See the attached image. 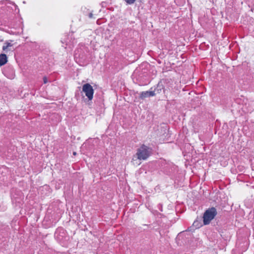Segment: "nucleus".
Segmentation results:
<instances>
[{
    "label": "nucleus",
    "instance_id": "1",
    "mask_svg": "<svg viewBox=\"0 0 254 254\" xmlns=\"http://www.w3.org/2000/svg\"><path fill=\"white\" fill-rule=\"evenodd\" d=\"M216 214L217 211L214 207H211L206 210L204 212L203 216L204 224H209L210 221L214 218Z\"/></svg>",
    "mask_w": 254,
    "mask_h": 254
},
{
    "label": "nucleus",
    "instance_id": "2",
    "mask_svg": "<svg viewBox=\"0 0 254 254\" xmlns=\"http://www.w3.org/2000/svg\"><path fill=\"white\" fill-rule=\"evenodd\" d=\"M151 153V149L142 145L137 150V159H147Z\"/></svg>",
    "mask_w": 254,
    "mask_h": 254
},
{
    "label": "nucleus",
    "instance_id": "3",
    "mask_svg": "<svg viewBox=\"0 0 254 254\" xmlns=\"http://www.w3.org/2000/svg\"><path fill=\"white\" fill-rule=\"evenodd\" d=\"M82 92L84 93L89 101L93 98L94 89L89 83H85L82 86Z\"/></svg>",
    "mask_w": 254,
    "mask_h": 254
},
{
    "label": "nucleus",
    "instance_id": "4",
    "mask_svg": "<svg viewBox=\"0 0 254 254\" xmlns=\"http://www.w3.org/2000/svg\"><path fill=\"white\" fill-rule=\"evenodd\" d=\"M155 95V91H146L142 92L140 93V97L141 99H144L146 97L154 96Z\"/></svg>",
    "mask_w": 254,
    "mask_h": 254
},
{
    "label": "nucleus",
    "instance_id": "5",
    "mask_svg": "<svg viewBox=\"0 0 254 254\" xmlns=\"http://www.w3.org/2000/svg\"><path fill=\"white\" fill-rule=\"evenodd\" d=\"M7 62V58L4 54H0V66L4 65Z\"/></svg>",
    "mask_w": 254,
    "mask_h": 254
},
{
    "label": "nucleus",
    "instance_id": "6",
    "mask_svg": "<svg viewBox=\"0 0 254 254\" xmlns=\"http://www.w3.org/2000/svg\"><path fill=\"white\" fill-rule=\"evenodd\" d=\"M12 46V45L10 43L5 42L2 47V50L6 52V50L8 49V48L10 47H11Z\"/></svg>",
    "mask_w": 254,
    "mask_h": 254
},
{
    "label": "nucleus",
    "instance_id": "7",
    "mask_svg": "<svg viewBox=\"0 0 254 254\" xmlns=\"http://www.w3.org/2000/svg\"><path fill=\"white\" fill-rule=\"evenodd\" d=\"M164 89V87H163V84L161 82H159V83H158L157 86L155 90L159 93V91H161L162 89Z\"/></svg>",
    "mask_w": 254,
    "mask_h": 254
},
{
    "label": "nucleus",
    "instance_id": "8",
    "mask_svg": "<svg viewBox=\"0 0 254 254\" xmlns=\"http://www.w3.org/2000/svg\"><path fill=\"white\" fill-rule=\"evenodd\" d=\"M124 0L126 2V3L127 4H129V5L133 4L136 1V0Z\"/></svg>",
    "mask_w": 254,
    "mask_h": 254
},
{
    "label": "nucleus",
    "instance_id": "9",
    "mask_svg": "<svg viewBox=\"0 0 254 254\" xmlns=\"http://www.w3.org/2000/svg\"><path fill=\"white\" fill-rule=\"evenodd\" d=\"M88 16L90 18H95V17L93 16V14L92 12H90L89 13Z\"/></svg>",
    "mask_w": 254,
    "mask_h": 254
},
{
    "label": "nucleus",
    "instance_id": "10",
    "mask_svg": "<svg viewBox=\"0 0 254 254\" xmlns=\"http://www.w3.org/2000/svg\"><path fill=\"white\" fill-rule=\"evenodd\" d=\"M43 82L44 84H46L48 82V79L46 77H44L43 78Z\"/></svg>",
    "mask_w": 254,
    "mask_h": 254
},
{
    "label": "nucleus",
    "instance_id": "11",
    "mask_svg": "<svg viewBox=\"0 0 254 254\" xmlns=\"http://www.w3.org/2000/svg\"><path fill=\"white\" fill-rule=\"evenodd\" d=\"M140 160H134V161H139ZM141 163V162L140 161H139V162H136V164L139 165Z\"/></svg>",
    "mask_w": 254,
    "mask_h": 254
},
{
    "label": "nucleus",
    "instance_id": "12",
    "mask_svg": "<svg viewBox=\"0 0 254 254\" xmlns=\"http://www.w3.org/2000/svg\"><path fill=\"white\" fill-rule=\"evenodd\" d=\"M76 153L75 152H73V154L75 156L76 155Z\"/></svg>",
    "mask_w": 254,
    "mask_h": 254
}]
</instances>
